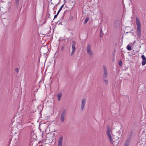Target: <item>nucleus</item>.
Here are the masks:
<instances>
[{"label":"nucleus","instance_id":"obj_1","mask_svg":"<svg viewBox=\"0 0 146 146\" xmlns=\"http://www.w3.org/2000/svg\"><path fill=\"white\" fill-rule=\"evenodd\" d=\"M136 23L137 25V30L138 36L140 37L141 35V24L140 20L139 18L137 17L136 18Z\"/></svg>","mask_w":146,"mask_h":146},{"label":"nucleus","instance_id":"obj_2","mask_svg":"<svg viewBox=\"0 0 146 146\" xmlns=\"http://www.w3.org/2000/svg\"><path fill=\"white\" fill-rule=\"evenodd\" d=\"M106 134L110 143L112 144L113 141L112 138V132L111 128H108Z\"/></svg>","mask_w":146,"mask_h":146},{"label":"nucleus","instance_id":"obj_3","mask_svg":"<svg viewBox=\"0 0 146 146\" xmlns=\"http://www.w3.org/2000/svg\"><path fill=\"white\" fill-rule=\"evenodd\" d=\"M72 52L70 54V55L72 56H73L76 50V48L75 47V45L76 44V42L74 41H73L72 42Z\"/></svg>","mask_w":146,"mask_h":146},{"label":"nucleus","instance_id":"obj_4","mask_svg":"<svg viewBox=\"0 0 146 146\" xmlns=\"http://www.w3.org/2000/svg\"><path fill=\"white\" fill-rule=\"evenodd\" d=\"M87 51L88 54L91 57L93 54L92 51L91 49V46L90 44H88L87 48Z\"/></svg>","mask_w":146,"mask_h":146},{"label":"nucleus","instance_id":"obj_5","mask_svg":"<svg viewBox=\"0 0 146 146\" xmlns=\"http://www.w3.org/2000/svg\"><path fill=\"white\" fill-rule=\"evenodd\" d=\"M144 138H141V141H140L137 144V146H145V145L146 141L145 136L144 137Z\"/></svg>","mask_w":146,"mask_h":146},{"label":"nucleus","instance_id":"obj_6","mask_svg":"<svg viewBox=\"0 0 146 146\" xmlns=\"http://www.w3.org/2000/svg\"><path fill=\"white\" fill-rule=\"evenodd\" d=\"M103 78L104 79H106L107 77L108 72L106 66L105 65L103 66Z\"/></svg>","mask_w":146,"mask_h":146},{"label":"nucleus","instance_id":"obj_7","mask_svg":"<svg viewBox=\"0 0 146 146\" xmlns=\"http://www.w3.org/2000/svg\"><path fill=\"white\" fill-rule=\"evenodd\" d=\"M86 100L85 98H83L81 100V109L82 111L84 109Z\"/></svg>","mask_w":146,"mask_h":146},{"label":"nucleus","instance_id":"obj_8","mask_svg":"<svg viewBox=\"0 0 146 146\" xmlns=\"http://www.w3.org/2000/svg\"><path fill=\"white\" fill-rule=\"evenodd\" d=\"M66 115V110L63 109L62 112L60 117V121L62 122L64 121V117Z\"/></svg>","mask_w":146,"mask_h":146},{"label":"nucleus","instance_id":"obj_9","mask_svg":"<svg viewBox=\"0 0 146 146\" xmlns=\"http://www.w3.org/2000/svg\"><path fill=\"white\" fill-rule=\"evenodd\" d=\"M63 137L62 136H61L58 141L57 146H62L63 140Z\"/></svg>","mask_w":146,"mask_h":146},{"label":"nucleus","instance_id":"obj_10","mask_svg":"<svg viewBox=\"0 0 146 146\" xmlns=\"http://www.w3.org/2000/svg\"><path fill=\"white\" fill-rule=\"evenodd\" d=\"M50 128H45V129H44V131H42V136H43V133H44V132H46V133L47 134H49L50 133H52L55 130V129H54V130H51V131L50 130Z\"/></svg>","mask_w":146,"mask_h":146},{"label":"nucleus","instance_id":"obj_11","mask_svg":"<svg viewBox=\"0 0 146 146\" xmlns=\"http://www.w3.org/2000/svg\"><path fill=\"white\" fill-rule=\"evenodd\" d=\"M20 133L21 131H20L19 128H14L11 131V133L13 135H15L17 133Z\"/></svg>","mask_w":146,"mask_h":146},{"label":"nucleus","instance_id":"obj_12","mask_svg":"<svg viewBox=\"0 0 146 146\" xmlns=\"http://www.w3.org/2000/svg\"><path fill=\"white\" fill-rule=\"evenodd\" d=\"M131 137V136H129V138L126 140L124 143V146H129L130 141Z\"/></svg>","mask_w":146,"mask_h":146},{"label":"nucleus","instance_id":"obj_13","mask_svg":"<svg viewBox=\"0 0 146 146\" xmlns=\"http://www.w3.org/2000/svg\"><path fill=\"white\" fill-rule=\"evenodd\" d=\"M141 58L143 60L142 64L143 66H144L146 64V58L144 55H142L141 56Z\"/></svg>","mask_w":146,"mask_h":146},{"label":"nucleus","instance_id":"obj_14","mask_svg":"<svg viewBox=\"0 0 146 146\" xmlns=\"http://www.w3.org/2000/svg\"><path fill=\"white\" fill-rule=\"evenodd\" d=\"M89 17H86L84 21V24H86L88 21L89 20Z\"/></svg>","mask_w":146,"mask_h":146},{"label":"nucleus","instance_id":"obj_15","mask_svg":"<svg viewBox=\"0 0 146 146\" xmlns=\"http://www.w3.org/2000/svg\"><path fill=\"white\" fill-rule=\"evenodd\" d=\"M62 96L61 94L59 93L57 95V98L58 101H60Z\"/></svg>","mask_w":146,"mask_h":146},{"label":"nucleus","instance_id":"obj_16","mask_svg":"<svg viewBox=\"0 0 146 146\" xmlns=\"http://www.w3.org/2000/svg\"><path fill=\"white\" fill-rule=\"evenodd\" d=\"M104 82L105 83V84L106 85H108V80H107V79H104Z\"/></svg>","mask_w":146,"mask_h":146},{"label":"nucleus","instance_id":"obj_17","mask_svg":"<svg viewBox=\"0 0 146 146\" xmlns=\"http://www.w3.org/2000/svg\"><path fill=\"white\" fill-rule=\"evenodd\" d=\"M127 49L129 50H131V46L128 45L127 46Z\"/></svg>","mask_w":146,"mask_h":146},{"label":"nucleus","instance_id":"obj_18","mask_svg":"<svg viewBox=\"0 0 146 146\" xmlns=\"http://www.w3.org/2000/svg\"><path fill=\"white\" fill-rule=\"evenodd\" d=\"M63 5H62L61 7H60V9H59V11H58V13H59V12H60V11L61 10V9H62V8L63 7Z\"/></svg>","mask_w":146,"mask_h":146},{"label":"nucleus","instance_id":"obj_19","mask_svg":"<svg viewBox=\"0 0 146 146\" xmlns=\"http://www.w3.org/2000/svg\"><path fill=\"white\" fill-rule=\"evenodd\" d=\"M119 65L120 66H121L122 65V63L121 60L119 62Z\"/></svg>","mask_w":146,"mask_h":146},{"label":"nucleus","instance_id":"obj_20","mask_svg":"<svg viewBox=\"0 0 146 146\" xmlns=\"http://www.w3.org/2000/svg\"><path fill=\"white\" fill-rule=\"evenodd\" d=\"M19 0H15L16 3L17 4H18L19 3Z\"/></svg>","mask_w":146,"mask_h":146},{"label":"nucleus","instance_id":"obj_21","mask_svg":"<svg viewBox=\"0 0 146 146\" xmlns=\"http://www.w3.org/2000/svg\"><path fill=\"white\" fill-rule=\"evenodd\" d=\"M46 137H47V136H46V137H45L44 139H43V141L45 142L46 141Z\"/></svg>","mask_w":146,"mask_h":146},{"label":"nucleus","instance_id":"obj_22","mask_svg":"<svg viewBox=\"0 0 146 146\" xmlns=\"http://www.w3.org/2000/svg\"><path fill=\"white\" fill-rule=\"evenodd\" d=\"M58 13H58V12L57 13V14L56 15H54V19H55V18H56L57 17V15H58Z\"/></svg>","mask_w":146,"mask_h":146},{"label":"nucleus","instance_id":"obj_23","mask_svg":"<svg viewBox=\"0 0 146 146\" xmlns=\"http://www.w3.org/2000/svg\"><path fill=\"white\" fill-rule=\"evenodd\" d=\"M15 71L16 72H18L19 71V69L18 68H17L15 69Z\"/></svg>","mask_w":146,"mask_h":146},{"label":"nucleus","instance_id":"obj_24","mask_svg":"<svg viewBox=\"0 0 146 146\" xmlns=\"http://www.w3.org/2000/svg\"><path fill=\"white\" fill-rule=\"evenodd\" d=\"M64 46H62V48H61V50H64Z\"/></svg>","mask_w":146,"mask_h":146},{"label":"nucleus","instance_id":"obj_25","mask_svg":"<svg viewBox=\"0 0 146 146\" xmlns=\"http://www.w3.org/2000/svg\"><path fill=\"white\" fill-rule=\"evenodd\" d=\"M145 132H146V131H145V130H144V131H143V133H144V134H145L144 135H145Z\"/></svg>","mask_w":146,"mask_h":146},{"label":"nucleus","instance_id":"obj_26","mask_svg":"<svg viewBox=\"0 0 146 146\" xmlns=\"http://www.w3.org/2000/svg\"><path fill=\"white\" fill-rule=\"evenodd\" d=\"M86 7V6H84V7H83V10H84V7Z\"/></svg>","mask_w":146,"mask_h":146},{"label":"nucleus","instance_id":"obj_27","mask_svg":"<svg viewBox=\"0 0 146 146\" xmlns=\"http://www.w3.org/2000/svg\"><path fill=\"white\" fill-rule=\"evenodd\" d=\"M39 129H40V131H41V129H40V128H39Z\"/></svg>","mask_w":146,"mask_h":146},{"label":"nucleus","instance_id":"obj_28","mask_svg":"<svg viewBox=\"0 0 146 146\" xmlns=\"http://www.w3.org/2000/svg\"><path fill=\"white\" fill-rule=\"evenodd\" d=\"M22 129H21V130H20V131H22Z\"/></svg>","mask_w":146,"mask_h":146},{"label":"nucleus","instance_id":"obj_29","mask_svg":"<svg viewBox=\"0 0 146 146\" xmlns=\"http://www.w3.org/2000/svg\"><path fill=\"white\" fill-rule=\"evenodd\" d=\"M32 135V133H31V135Z\"/></svg>","mask_w":146,"mask_h":146},{"label":"nucleus","instance_id":"obj_30","mask_svg":"<svg viewBox=\"0 0 146 146\" xmlns=\"http://www.w3.org/2000/svg\"><path fill=\"white\" fill-rule=\"evenodd\" d=\"M145 124H146V123H145Z\"/></svg>","mask_w":146,"mask_h":146}]
</instances>
